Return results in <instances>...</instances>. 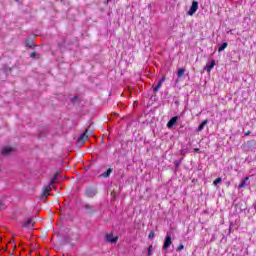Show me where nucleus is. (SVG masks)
Wrapping results in <instances>:
<instances>
[{"mask_svg":"<svg viewBox=\"0 0 256 256\" xmlns=\"http://www.w3.org/2000/svg\"><path fill=\"white\" fill-rule=\"evenodd\" d=\"M34 227L35 221L32 218H28L27 221L23 224V227Z\"/></svg>","mask_w":256,"mask_h":256,"instance_id":"1a4fd4ad","label":"nucleus"},{"mask_svg":"<svg viewBox=\"0 0 256 256\" xmlns=\"http://www.w3.org/2000/svg\"><path fill=\"white\" fill-rule=\"evenodd\" d=\"M223 181V179L221 177H218L214 180L213 185H219V183H221Z\"/></svg>","mask_w":256,"mask_h":256,"instance_id":"a211bd4d","label":"nucleus"},{"mask_svg":"<svg viewBox=\"0 0 256 256\" xmlns=\"http://www.w3.org/2000/svg\"><path fill=\"white\" fill-rule=\"evenodd\" d=\"M3 209V202H0V211Z\"/></svg>","mask_w":256,"mask_h":256,"instance_id":"c756f323","label":"nucleus"},{"mask_svg":"<svg viewBox=\"0 0 256 256\" xmlns=\"http://www.w3.org/2000/svg\"><path fill=\"white\" fill-rule=\"evenodd\" d=\"M194 151H195L196 153H199L200 149H199V148H195Z\"/></svg>","mask_w":256,"mask_h":256,"instance_id":"c85d7f7f","label":"nucleus"},{"mask_svg":"<svg viewBox=\"0 0 256 256\" xmlns=\"http://www.w3.org/2000/svg\"><path fill=\"white\" fill-rule=\"evenodd\" d=\"M198 9H199V2L193 1L192 5L188 11V15H195V13H197Z\"/></svg>","mask_w":256,"mask_h":256,"instance_id":"20e7f679","label":"nucleus"},{"mask_svg":"<svg viewBox=\"0 0 256 256\" xmlns=\"http://www.w3.org/2000/svg\"><path fill=\"white\" fill-rule=\"evenodd\" d=\"M97 195V188L89 187L85 191V196L88 197L89 199H93Z\"/></svg>","mask_w":256,"mask_h":256,"instance_id":"7ed1b4c3","label":"nucleus"},{"mask_svg":"<svg viewBox=\"0 0 256 256\" xmlns=\"http://www.w3.org/2000/svg\"><path fill=\"white\" fill-rule=\"evenodd\" d=\"M183 75H185V69L180 68V69L178 70V72H177V77H178L179 79H181V77H183Z\"/></svg>","mask_w":256,"mask_h":256,"instance_id":"dca6fc26","label":"nucleus"},{"mask_svg":"<svg viewBox=\"0 0 256 256\" xmlns=\"http://www.w3.org/2000/svg\"><path fill=\"white\" fill-rule=\"evenodd\" d=\"M247 181H249V177H245L241 183L238 185V189H243L247 187Z\"/></svg>","mask_w":256,"mask_h":256,"instance_id":"9d476101","label":"nucleus"},{"mask_svg":"<svg viewBox=\"0 0 256 256\" xmlns=\"http://www.w3.org/2000/svg\"><path fill=\"white\" fill-rule=\"evenodd\" d=\"M86 211H88V213H90L91 215H93V213H95V208L92 205L86 204L85 206Z\"/></svg>","mask_w":256,"mask_h":256,"instance_id":"f8f14e48","label":"nucleus"},{"mask_svg":"<svg viewBox=\"0 0 256 256\" xmlns=\"http://www.w3.org/2000/svg\"><path fill=\"white\" fill-rule=\"evenodd\" d=\"M163 84H161V82H158V84L155 86V88H154V93H157V91H159V89H161V86H162Z\"/></svg>","mask_w":256,"mask_h":256,"instance_id":"aec40b11","label":"nucleus"},{"mask_svg":"<svg viewBox=\"0 0 256 256\" xmlns=\"http://www.w3.org/2000/svg\"><path fill=\"white\" fill-rule=\"evenodd\" d=\"M105 241L107 243H117V241H119V237L118 236L113 237V233L106 234L105 235Z\"/></svg>","mask_w":256,"mask_h":256,"instance_id":"39448f33","label":"nucleus"},{"mask_svg":"<svg viewBox=\"0 0 256 256\" xmlns=\"http://www.w3.org/2000/svg\"><path fill=\"white\" fill-rule=\"evenodd\" d=\"M77 99H79V97L74 96V97L72 98V103H75V101H77Z\"/></svg>","mask_w":256,"mask_h":256,"instance_id":"bb28decb","label":"nucleus"},{"mask_svg":"<svg viewBox=\"0 0 256 256\" xmlns=\"http://www.w3.org/2000/svg\"><path fill=\"white\" fill-rule=\"evenodd\" d=\"M213 67H215V60H212L210 62V64H207L204 69L205 71H207V73H211V71L213 70Z\"/></svg>","mask_w":256,"mask_h":256,"instance_id":"6e6552de","label":"nucleus"},{"mask_svg":"<svg viewBox=\"0 0 256 256\" xmlns=\"http://www.w3.org/2000/svg\"><path fill=\"white\" fill-rule=\"evenodd\" d=\"M111 173H113V169L109 168L106 172H104L102 174V177H104L105 179H107V177L111 176Z\"/></svg>","mask_w":256,"mask_h":256,"instance_id":"2eb2a0df","label":"nucleus"},{"mask_svg":"<svg viewBox=\"0 0 256 256\" xmlns=\"http://www.w3.org/2000/svg\"><path fill=\"white\" fill-rule=\"evenodd\" d=\"M12 152H13V148L11 147H5L2 149V155H9Z\"/></svg>","mask_w":256,"mask_h":256,"instance_id":"ddd939ff","label":"nucleus"},{"mask_svg":"<svg viewBox=\"0 0 256 256\" xmlns=\"http://www.w3.org/2000/svg\"><path fill=\"white\" fill-rule=\"evenodd\" d=\"M178 119H179V117H177V116L172 117V118L168 121V123H167L168 129H171L172 127H174V126H175V123H177Z\"/></svg>","mask_w":256,"mask_h":256,"instance_id":"0eeeda50","label":"nucleus"},{"mask_svg":"<svg viewBox=\"0 0 256 256\" xmlns=\"http://www.w3.org/2000/svg\"><path fill=\"white\" fill-rule=\"evenodd\" d=\"M184 249H185V245L180 244V245L177 247L176 251H183Z\"/></svg>","mask_w":256,"mask_h":256,"instance_id":"b1692460","label":"nucleus"},{"mask_svg":"<svg viewBox=\"0 0 256 256\" xmlns=\"http://www.w3.org/2000/svg\"><path fill=\"white\" fill-rule=\"evenodd\" d=\"M26 47H35V43H33V42L27 40V41H26Z\"/></svg>","mask_w":256,"mask_h":256,"instance_id":"4be33fe9","label":"nucleus"},{"mask_svg":"<svg viewBox=\"0 0 256 256\" xmlns=\"http://www.w3.org/2000/svg\"><path fill=\"white\" fill-rule=\"evenodd\" d=\"M91 130V126H89L84 133L81 134V136L78 138L76 145L77 147H83V145H85V142L89 139V135H87V133H89V131Z\"/></svg>","mask_w":256,"mask_h":256,"instance_id":"f03ea898","label":"nucleus"},{"mask_svg":"<svg viewBox=\"0 0 256 256\" xmlns=\"http://www.w3.org/2000/svg\"><path fill=\"white\" fill-rule=\"evenodd\" d=\"M159 83L161 84L165 83V76H162V78L159 80Z\"/></svg>","mask_w":256,"mask_h":256,"instance_id":"a878e982","label":"nucleus"},{"mask_svg":"<svg viewBox=\"0 0 256 256\" xmlns=\"http://www.w3.org/2000/svg\"><path fill=\"white\" fill-rule=\"evenodd\" d=\"M148 256H153V245H150L148 248Z\"/></svg>","mask_w":256,"mask_h":256,"instance_id":"412c9836","label":"nucleus"},{"mask_svg":"<svg viewBox=\"0 0 256 256\" xmlns=\"http://www.w3.org/2000/svg\"><path fill=\"white\" fill-rule=\"evenodd\" d=\"M173 241L171 240V235H166L164 244H163V249H169L171 247Z\"/></svg>","mask_w":256,"mask_h":256,"instance_id":"423d86ee","label":"nucleus"},{"mask_svg":"<svg viewBox=\"0 0 256 256\" xmlns=\"http://www.w3.org/2000/svg\"><path fill=\"white\" fill-rule=\"evenodd\" d=\"M209 123V120H204L199 126H198V128H197V131L198 132H201V131H203V129H205V125H207Z\"/></svg>","mask_w":256,"mask_h":256,"instance_id":"9b49d317","label":"nucleus"},{"mask_svg":"<svg viewBox=\"0 0 256 256\" xmlns=\"http://www.w3.org/2000/svg\"><path fill=\"white\" fill-rule=\"evenodd\" d=\"M163 84H161V82H158V84L155 86V88H154V93H157V91H159V89H161V86H162Z\"/></svg>","mask_w":256,"mask_h":256,"instance_id":"6ab92c4d","label":"nucleus"},{"mask_svg":"<svg viewBox=\"0 0 256 256\" xmlns=\"http://www.w3.org/2000/svg\"><path fill=\"white\" fill-rule=\"evenodd\" d=\"M249 135H251V130H248V131H246V132L244 133V136H245V137H249Z\"/></svg>","mask_w":256,"mask_h":256,"instance_id":"393cba45","label":"nucleus"},{"mask_svg":"<svg viewBox=\"0 0 256 256\" xmlns=\"http://www.w3.org/2000/svg\"><path fill=\"white\" fill-rule=\"evenodd\" d=\"M174 163H175V167H179V165H181V162L179 161H175Z\"/></svg>","mask_w":256,"mask_h":256,"instance_id":"cd10ccee","label":"nucleus"},{"mask_svg":"<svg viewBox=\"0 0 256 256\" xmlns=\"http://www.w3.org/2000/svg\"><path fill=\"white\" fill-rule=\"evenodd\" d=\"M229 43L224 42L222 43V45L218 48V52L221 53V51H225V49H227Z\"/></svg>","mask_w":256,"mask_h":256,"instance_id":"4468645a","label":"nucleus"},{"mask_svg":"<svg viewBox=\"0 0 256 256\" xmlns=\"http://www.w3.org/2000/svg\"><path fill=\"white\" fill-rule=\"evenodd\" d=\"M31 59H41V55L37 54V52H32L30 54Z\"/></svg>","mask_w":256,"mask_h":256,"instance_id":"f3484780","label":"nucleus"},{"mask_svg":"<svg viewBox=\"0 0 256 256\" xmlns=\"http://www.w3.org/2000/svg\"><path fill=\"white\" fill-rule=\"evenodd\" d=\"M155 238V232L151 231L148 235V239H154Z\"/></svg>","mask_w":256,"mask_h":256,"instance_id":"5701e85b","label":"nucleus"},{"mask_svg":"<svg viewBox=\"0 0 256 256\" xmlns=\"http://www.w3.org/2000/svg\"><path fill=\"white\" fill-rule=\"evenodd\" d=\"M58 176H59V173H56V174L53 176V178L50 180L49 185L43 187V191H42V194H41V196H40V199H41L42 201H45V199H47V197H48L49 195H51V193H49V192L52 191L53 185H55V180L57 179Z\"/></svg>","mask_w":256,"mask_h":256,"instance_id":"f257e3e1","label":"nucleus"}]
</instances>
